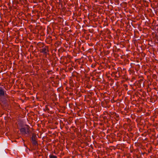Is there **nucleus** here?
<instances>
[{
  "instance_id": "2",
  "label": "nucleus",
  "mask_w": 158,
  "mask_h": 158,
  "mask_svg": "<svg viewBox=\"0 0 158 158\" xmlns=\"http://www.w3.org/2000/svg\"><path fill=\"white\" fill-rule=\"evenodd\" d=\"M36 136L35 135H33L32 137V141L34 144L36 145L37 143V142L36 141Z\"/></svg>"
},
{
  "instance_id": "1",
  "label": "nucleus",
  "mask_w": 158,
  "mask_h": 158,
  "mask_svg": "<svg viewBox=\"0 0 158 158\" xmlns=\"http://www.w3.org/2000/svg\"><path fill=\"white\" fill-rule=\"evenodd\" d=\"M21 133L24 135H28L29 134V131L28 127H26L22 128L20 130Z\"/></svg>"
},
{
  "instance_id": "5",
  "label": "nucleus",
  "mask_w": 158,
  "mask_h": 158,
  "mask_svg": "<svg viewBox=\"0 0 158 158\" xmlns=\"http://www.w3.org/2000/svg\"><path fill=\"white\" fill-rule=\"evenodd\" d=\"M50 158H57V156L54 155H51L49 156Z\"/></svg>"
},
{
  "instance_id": "3",
  "label": "nucleus",
  "mask_w": 158,
  "mask_h": 158,
  "mask_svg": "<svg viewBox=\"0 0 158 158\" xmlns=\"http://www.w3.org/2000/svg\"><path fill=\"white\" fill-rule=\"evenodd\" d=\"M41 52L44 54H46L48 52V49L46 48H43L42 49Z\"/></svg>"
},
{
  "instance_id": "4",
  "label": "nucleus",
  "mask_w": 158,
  "mask_h": 158,
  "mask_svg": "<svg viewBox=\"0 0 158 158\" xmlns=\"http://www.w3.org/2000/svg\"><path fill=\"white\" fill-rule=\"evenodd\" d=\"M4 95V92L2 89H0V96L3 95Z\"/></svg>"
}]
</instances>
